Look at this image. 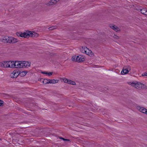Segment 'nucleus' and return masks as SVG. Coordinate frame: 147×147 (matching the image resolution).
<instances>
[{"mask_svg": "<svg viewBox=\"0 0 147 147\" xmlns=\"http://www.w3.org/2000/svg\"><path fill=\"white\" fill-rule=\"evenodd\" d=\"M19 71L16 70H14L10 74V76L11 78H16L19 75Z\"/></svg>", "mask_w": 147, "mask_h": 147, "instance_id": "nucleus-5", "label": "nucleus"}, {"mask_svg": "<svg viewBox=\"0 0 147 147\" xmlns=\"http://www.w3.org/2000/svg\"><path fill=\"white\" fill-rule=\"evenodd\" d=\"M48 84H54L55 83H57L58 82V80H48Z\"/></svg>", "mask_w": 147, "mask_h": 147, "instance_id": "nucleus-18", "label": "nucleus"}, {"mask_svg": "<svg viewBox=\"0 0 147 147\" xmlns=\"http://www.w3.org/2000/svg\"><path fill=\"white\" fill-rule=\"evenodd\" d=\"M3 102L1 100H0V106H2Z\"/></svg>", "mask_w": 147, "mask_h": 147, "instance_id": "nucleus-26", "label": "nucleus"}, {"mask_svg": "<svg viewBox=\"0 0 147 147\" xmlns=\"http://www.w3.org/2000/svg\"><path fill=\"white\" fill-rule=\"evenodd\" d=\"M110 27L112 29L116 32L119 31L120 30L119 29L117 26L113 25H110Z\"/></svg>", "mask_w": 147, "mask_h": 147, "instance_id": "nucleus-14", "label": "nucleus"}, {"mask_svg": "<svg viewBox=\"0 0 147 147\" xmlns=\"http://www.w3.org/2000/svg\"><path fill=\"white\" fill-rule=\"evenodd\" d=\"M16 34L18 36L27 38H28L30 37H37L39 36L38 33L34 32H31L28 31H27L24 32H17L16 33Z\"/></svg>", "mask_w": 147, "mask_h": 147, "instance_id": "nucleus-1", "label": "nucleus"}, {"mask_svg": "<svg viewBox=\"0 0 147 147\" xmlns=\"http://www.w3.org/2000/svg\"><path fill=\"white\" fill-rule=\"evenodd\" d=\"M56 4L60 0H53Z\"/></svg>", "mask_w": 147, "mask_h": 147, "instance_id": "nucleus-28", "label": "nucleus"}, {"mask_svg": "<svg viewBox=\"0 0 147 147\" xmlns=\"http://www.w3.org/2000/svg\"><path fill=\"white\" fill-rule=\"evenodd\" d=\"M31 63L30 62L23 61V68H28L31 66Z\"/></svg>", "mask_w": 147, "mask_h": 147, "instance_id": "nucleus-11", "label": "nucleus"}, {"mask_svg": "<svg viewBox=\"0 0 147 147\" xmlns=\"http://www.w3.org/2000/svg\"><path fill=\"white\" fill-rule=\"evenodd\" d=\"M52 74H53V72H49V73H48L47 72V74L48 75V76H50L51 75H52Z\"/></svg>", "mask_w": 147, "mask_h": 147, "instance_id": "nucleus-25", "label": "nucleus"}, {"mask_svg": "<svg viewBox=\"0 0 147 147\" xmlns=\"http://www.w3.org/2000/svg\"><path fill=\"white\" fill-rule=\"evenodd\" d=\"M17 39L11 37H9V43H15L17 42Z\"/></svg>", "mask_w": 147, "mask_h": 147, "instance_id": "nucleus-13", "label": "nucleus"}, {"mask_svg": "<svg viewBox=\"0 0 147 147\" xmlns=\"http://www.w3.org/2000/svg\"><path fill=\"white\" fill-rule=\"evenodd\" d=\"M17 68H23V61H18Z\"/></svg>", "mask_w": 147, "mask_h": 147, "instance_id": "nucleus-16", "label": "nucleus"}, {"mask_svg": "<svg viewBox=\"0 0 147 147\" xmlns=\"http://www.w3.org/2000/svg\"><path fill=\"white\" fill-rule=\"evenodd\" d=\"M71 59L72 61L78 62H81L85 60V59L84 56L81 55L73 56L72 57Z\"/></svg>", "mask_w": 147, "mask_h": 147, "instance_id": "nucleus-3", "label": "nucleus"}, {"mask_svg": "<svg viewBox=\"0 0 147 147\" xmlns=\"http://www.w3.org/2000/svg\"><path fill=\"white\" fill-rule=\"evenodd\" d=\"M147 10V9H146L144 8L141 10V11L142 13L144 15Z\"/></svg>", "mask_w": 147, "mask_h": 147, "instance_id": "nucleus-21", "label": "nucleus"}, {"mask_svg": "<svg viewBox=\"0 0 147 147\" xmlns=\"http://www.w3.org/2000/svg\"><path fill=\"white\" fill-rule=\"evenodd\" d=\"M131 70L130 67L129 66L125 67L123 68V70L121 71V74L122 75H124L127 74Z\"/></svg>", "mask_w": 147, "mask_h": 147, "instance_id": "nucleus-6", "label": "nucleus"}, {"mask_svg": "<svg viewBox=\"0 0 147 147\" xmlns=\"http://www.w3.org/2000/svg\"><path fill=\"white\" fill-rule=\"evenodd\" d=\"M47 72H42V73L43 74H47Z\"/></svg>", "mask_w": 147, "mask_h": 147, "instance_id": "nucleus-29", "label": "nucleus"}, {"mask_svg": "<svg viewBox=\"0 0 147 147\" xmlns=\"http://www.w3.org/2000/svg\"><path fill=\"white\" fill-rule=\"evenodd\" d=\"M28 72L26 71H19V75L21 77H24L27 74Z\"/></svg>", "mask_w": 147, "mask_h": 147, "instance_id": "nucleus-17", "label": "nucleus"}, {"mask_svg": "<svg viewBox=\"0 0 147 147\" xmlns=\"http://www.w3.org/2000/svg\"><path fill=\"white\" fill-rule=\"evenodd\" d=\"M113 37L114 38L116 39H118L119 38V37L118 36L114 34L113 35Z\"/></svg>", "mask_w": 147, "mask_h": 147, "instance_id": "nucleus-24", "label": "nucleus"}, {"mask_svg": "<svg viewBox=\"0 0 147 147\" xmlns=\"http://www.w3.org/2000/svg\"><path fill=\"white\" fill-rule=\"evenodd\" d=\"M63 80L65 83H67L68 84L74 85L76 84V83L75 82L68 80L66 78H64L63 79Z\"/></svg>", "mask_w": 147, "mask_h": 147, "instance_id": "nucleus-7", "label": "nucleus"}, {"mask_svg": "<svg viewBox=\"0 0 147 147\" xmlns=\"http://www.w3.org/2000/svg\"><path fill=\"white\" fill-rule=\"evenodd\" d=\"M142 76H147V72L143 74Z\"/></svg>", "mask_w": 147, "mask_h": 147, "instance_id": "nucleus-27", "label": "nucleus"}, {"mask_svg": "<svg viewBox=\"0 0 147 147\" xmlns=\"http://www.w3.org/2000/svg\"><path fill=\"white\" fill-rule=\"evenodd\" d=\"M127 83L129 84L138 89H144L146 88V86L145 85L139 82L136 81L128 82H127Z\"/></svg>", "mask_w": 147, "mask_h": 147, "instance_id": "nucleus-2", "label": "nucleus"}, {"mask_svg": "<svg viewBox=\"0 0 147 147\" xmlns=\"http://www.w3.org/2000/svg\"><path fill=\"white\" fill-rule=\"evenodd\" d=\"M137 109L140 112L145 114H146L147 110V109L146 108L140 106H137Z\"/></svg>", "mask_w": 147, "mask_h": 147, "instance_id": "nucleus-9", "label": "nucleus"}, {"mask_svg": "<svg viewBox=\"0 0 147 147\" xmlns=\"http://www.w3.org/2000/svg\"><path fill=\"white\" fill-rule=\"evenodd\" d=\"M84 53L92 57L94 56V53H92V51L87 48L86 49V52H85Z\"/></svg>", "mask_w": 147, "mask_h": 147, "instance_id": "nucleus-12", "label": "nucleus"}, {"mask_svg": "<svg viewBox=\"0 0 147 147\" xmlns=\"http://www.w3.org/2000/svg\"><path fill=\"white\" fill-rule=\"evenodd\" d=\"M45 4L48 6L53 5L56 4L53 0H51L49 1L47 3Z\"/></svg>", "mask_w": 147, "mask_h": 147, "instance_id": "nucleus-15", "label": "nucleus"}, {"mask_svg": "<svg viewBox=\"0 0 147 147\" xmlns=\"http://www.w3.org/2000/svg\"><path fill=\"white\" fill-rule=\"evenodd\" d=\"M41 82L45 84H48V80L45 79H42L40 80Z\"/></svg>", "mask_w": 147, "mask_h": 147, "instance_id": "nucleus-19", "label": "nucleus"}, {"mask_svg": "<svg viewBox=\"0 0 147 147\" xmlns=\"http://www.w3.org/2000/svg\"><path fill=\"white\" fill-rule=\"evenodd\" d=\"M60 138L63 141H70V140L69 139H65L64 138Z\"/></svg>", "mask_w": 147, "mask_h": 147, "instance_id": "nucleus-23", "label": "nucleus"}, {"mask_svg": "<svg viewBox=\"0 0 147 147\" xmlns=\"http://www.w3.org/2000/svg\"><path fill=\"white\" fill-rule=\"evenodd\" d=\"M57 28L56 26H52L51 27H50L49 28V30H53L56 28Z\"/></svg>", "mask_w": 147, "mask_h": 147, "instance_id": "nucleus-22", "label": "nucleus"}, {"mask_svg": "<svg viewBox=\"0 0 147 147\" xmlns=\"http://www.w3.org/2000/svg\"><path fill=\"white\" fill-rule=\"evenodd\" d=\"M11 61L0 62V66L4 68H11Z\"/></svg>", "mask_w": 147, "mask_h": 147, "instance_id": "nucleus-4", "label": "nucleus"}, {"mask_svg": "<svg viewBox=\"0 0 147 147\" xmlns=\"http://www.w3.org/2000/svg\"><path fill=\"white\" fill-rule=\"evenodd\" d=\"M146 115H147V111H146Z\"/></svg>", "mask_w": 147, "mask_h": 147, "instance_id": "nucleus-30", "label": "nucleus"}, {"mask_svg": "<svg viewBox=\"0 0 147 147\" xmlns=\"http://www.w3.org/2000/svg\"><path fill=\"white\" fill-rule=\"evenodd\" d=\"M18 61H11V68H18Z\"/></svg>", "mask_w": 147, "mask_h": 147, "instance_id": "nucleus-8", "label": "nucleus"}, {"mask_svg": "<svg viewBox=\"0 0 147 147\" xmlns=\"http://www.w3.org/2000/svg\"><path fill=\"white\" fill-rule=\"evenodd\" d=\"M87 47H83L80 49V51L83 53H84L86 52V49Z\"/></svg>", "mask_w": 147, "mask_h": 147, "instance_id": "nucleus-20", "label": "nucleus"}, {"mask_svg": "<svg viewBox=\"0 0 147 147\" xmlns=\"http://www.w3.org/2000/svg\"><path fill=\"white\" fill-rule=\"evenodd\" d=\"M9 37L7 36H3L0 39V41L8 43Z\"/></svg>", "mask_w": 147, "mask_h": 147, "instance_id": "nucleus-10", "label": "nucleus"}]
</instances>
